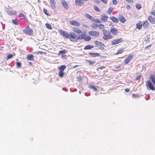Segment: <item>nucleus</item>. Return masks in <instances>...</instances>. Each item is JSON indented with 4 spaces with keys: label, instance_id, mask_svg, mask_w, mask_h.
<instances>
[{
    "label": "nucleus",
    "instance_id": "1",
    "mask_svg": "<svg viewBox=\"0 0 155 155\" xmlns=\"http://www.w3.org/2000/svg\"><path fill=\"white\" fill-rule=\"evenodd\" d=\"M103 36L102 38L104 40H107L108 39H111L113 38V36L110 35V32L105 29L102 30Z\"/></svg>",
    "mask_w": 155,
    "mask_h": 155
},
{
    "label": "nucleus",
    "instance_id": "2",
    "mask_svg": "<svg viewBox=\"0 0 155 155\" xmlns=\"http://www.w3.org/2000/svg\"><path fill=\"white\" fill-rule=\"evenodd\" d=\"M68 38L71 41H76L78 39H79V35L77 36L73 32H70Z\"/></svg>",
    "mask_w": 155,
    "mask_h": 155
},
{
    "label": "nucleus",
    "instance_id": "3",
    "mask_svg": "<svg viewBox=\"0 0 155 155\" xmlns=\"http://www.w3.org/2000/svg\"><path fill=\"white\" fill-rule=\"evenodd\" d=\"M23 31L24 33L30 36L32 35L33 34V30L28 27H27L23 29Z\"/></svg>",
    "mask_w": 155,
    "mask_h": 155
},
{
    "label": "nucleus",
    "instance_id": "4",
    "mask_svg": "<svg viewBox=\"0 0 155 155\" xmlns=\"http://www.w3.org/2000/svg\"><path fill=\"white\" fill-rule=\"evenodd\" d=\"M79 39H84L86 41H90L91 39V37L89 35H85V34H83L79 35Z\"/></svg>",
    "mask_w": 155,
    "mask_h": 155
},
{
    "label": "nucleus",
    "instance_id": "5",
    "mask_svg": "<svg viewBox=\"0 0 155 155\" xmlns=\"http://www.w3.org/2000/svg\"><path fill=\"white\" fill-rule=\"evenodd\" d=\"M124 40L122 38H120L118 39H114L112 41L111 44L112 45H116L122 42Z\"/></svg>",
    "mask_w": 155,
    "mask_h": 155
},
{
    "label": "nucleus",
    "instance_id": "6",
    "mask_svg": "<svg viewBox=\"0 0 155 155\" xmlns=\"http://www.w3.org/2000/svg\"><path fill=\"white\" fill-rule=\"evenodd\" d=\"M94 44L96 46L99 47V48L103 50L104 49V45L101 42L98 41H96Z\"/></svg>",
    "mask_w": 155,
    "mask_h": 155
},
{
    "label": "nucleus",
    "instance_id": "7",
    "mask_svg": "<svg viewBox=\"0 0 155 155\" xmlns=\"http://www.w3.org/2000/svg\"><path fill=\"white\" fill-rule=\"evenodd\" d=\"M88 34L90 35L95 37L98 36L99 35L98 31H89L88 32Z\"/></svg>",
    "mask_w": 155,
    "mask_h": 155
},
{
    "label": "nucleus",
    "instance_id": "8",
    "mask_svg": "<svg viewBox=\"0 0 155 155\" xmlns=\"http://www.w3.org/2000/svg\"><path fill=\"white\" fill-rule=\"evenodd\" d=\"M61 35L64 38H69V34L67 32L62 30L60 31Z\"/></svg>",
    "mask_w": 155,
    "mask_h": 155
},
{
    "label": "nucleus",
    "instance_id": "9",
    "mask_svg": "<svg viewBox=\"0 0 155 155\" xmlns=\"http://www.w3.org/2000/svg\"><path fill=\"white\" fill-rule=\"evenodd\" d=\"M75 4L81 6L82 4L84 3V2H87L88 0H75Z\"/></svg>",
    "mask_w": 155,
    "mask_h": 155
},
{
    "label": "nucleus",
    "instance_id": "10",
    "mask_svg": "<svg viewBox=\"0 0 155 155\" xmlns=\"http://www.w3.org/2000/svg\"><path fill=\"white\" fill-rule=\"evenodd\" d=\"M70 23L72 25L77 27L81 25V24L79 22L76 21H70Z\"/></svg>",
    "mask_w": 155,
    "mask_h": 155
},
{
    "label": "nucleus",
    "instance_id": "11",
    "mask_svg": "<svg viewBox=\"0 0 155 155\" xmlns=\"http://www.w3.org/2000/svg\"><path fill=\"white\" fill-rule=\"evenodd\" d=\"M133 57V55L132 54L129 55L128 56L124 61L125 64H128Z\"/></svg>",
    "mask_w": 155,
    "mask_h": 155
},
{
    "label": "nucleus",
    "instance_id": "12",
    "mask_svg": "<svg viewBox=\"0 0 155 155\" xmlns=\"http://www.w3.org/2000/svg\"><path fill=\"white\" fill-rule=\"evenodd\" d=\"M50 4L51 7L54 10H55L56 7L55 6L56 2L55 0H50Z\"/></svg>",
    "mask_w": 155,
    "mask_h": 155
},
{
    "label": "nucleus",
    "instance_id": "13",
    "mask_svg": "<svg viewBox=\"0 0 155 155\" xmlns=\"http://www.w3.org/2000/svg\"><path fill=\"white\" fill-rule=\"evenodd\" d=\"M61 3L64 8L66 10L68 8V5L67 2L65 1H61Z\"/></svg>",
    "mask_w": 155,
    "mask_h": 155
},
{
    "label": "nucleus",
    "instance_id": "14",
    "mask_svg": "<svg viewBox=\"0 0 155 155\" xmlns=\"http://www.w3.org/2000/svg\"><path fill=\"white\" fill-rule=\"evenodd\" d=\"M148 20L151 23L155 24V18L151 16H149L148 17Z\"/></svg>",
    "mask_w": 155,
    "mask_h": 155
},
{
    "label": "nucleus",
    "instance_id": "15",
    "mask_svg": "<svg viewBox=\"0 0 155 155\" xmlns=\"http://www.w3.org/2000/svg\"><path fill=\"white\" fill-rule=\"evenodd\" d=\"M110 32L114 35H116L118 33L117 30L114 28H111L110 30Z\"/></svg>",
    "mask_w": 155,
    "mask_h": 155
},
{
    "label": "nucleus",
    "instance_id": "16",
    "mask_svg": "<svg viewBox=\"0 0 155 155\" xmlns=\"http://www.w3.org/2000/svg\"><path fill=\"white\" fill-rule=\"evenodd\" d=\"M147 84L148 87L150 89L152 90H155L154 86L150 81H147Z\"/></svg>",
    "mask_w": 155,
    "mask_h": 155
},
{
    "label": "nucleus",
    "instance_id": "17",
    "mask_svg": "<svg viewBox=\"0 0 155 155\" xmlns=\"http://www.w3.org/2000/svg\"><path fill=\"white\" fill-rule=\"evenodd\" d=\"M73 31L76 33L78 34H80L82 33V31L81 30L78 28H74L73 29Z\"/></svg>",
    "mask_w": 155,
    "mask_h": 155
},
{
    "label": "nucleus",
    "instance_id": "18",
    "mask_svg": "<svg viewBox=\"0 0 155 155\" xmlns=\"http://www.w3.org/2000/svg\"><path fill=\"white\" fill-rule=\"evenodd\" d=\"M108 17L106 15H103L101 16V20L102 21L105 22L107 20Z\"/></svg>",
    "mask_w": 155,
    "mask_h": 155
},
{
    "label": "nucleus",
    "instance_id": "19",
    "mask_svg": "<svg viewBox=\"0 0 155 155\" xmlns=\"http://www.w3.org/2000/svg\"><path fill=\"white\" fill-rule=\"evenodd\" d=\"M8 13L10 15H15L16 13V12L14 10H8L7 11Z\"/></svg>",
    "mask_w": 155,
    "mask_h": 155
},
{
    "label": "nucleus",
    "instance_id": "20",
    "mask_svg": "<svg viewBox=\"0 0 155 155\" xmlns=\"http://www.w3.org/2000/svg\"><path fill=\"white\" fill-rule=\"evenodd\" d=\"M119 20L122 23H124L126 21L125 18L123 16L120 15L119 16Z\"/></svg>",
    "mask_w": 155,
    "mask_h": 155
},
{
    "label": "nucleus",
    "instance_id": "21",
    "mask_svg": "<svg viewBox=\"0 0 155 155\" xmlns=\"http://www.w3.org/2000/svg\"><path fill=\"white\" fill-rule=\"evenodd\" d=\"M110 19L114 22L117 23L118 22V20L115 17H110Z\"/></svg>",
    "mask_w": 155,
    "mask_h": 155
},
{
    "label": "nucleus",
    "instance_id": "22",
    "mask_svg": "<svg viewBox=\"0 0 155 155\" xmlns=\"http://www.w3.org/2000/svg\"><path fill=\"white\" fill-rule=\"evenodd\" d=\"M34 56L32 54L28 55L27 57V59L30 61H32L34 60Z\"/></svg>",
    "mask_w": 155,
    "mask_h": 155
},
{
    "label": "nucleus",
    "instance_id": "23",
    "mask_svg": "<svg viewBox=\"0 0 155 155\" xmlns=\"http://www.w3.org/2000/svg\"><path fill=\"white\" fill-rule=\"evenodd\" d=\"M89 55L92 57H98L100 55L98 53H89Z\"/></svg>",
    "mask_w": 155,
    "mask_h": 155
},
{
    "label": "nucleus",
    "instance_id": "24",
    "mask_svg": "<svg viewBox=\"0 0 155 155\" xmlns=\"http://www.w3.org/2000/svg\"><path fill=\"white\" fill-rule=\"evenodd\" d=\"M66 67L65 65H62L59 68V71H64V69L66 68Z\"/></svg>",
    "mask_w": 155,
    "mask_h": 155
},
{
    "label": "nucleus",
    "instance_id": "25",
    "mask_svg": "<svg viewBox=\"0 0 155 155\" xmlns=\"http://www.w3.org/2000/svg\"><path fill=\"white\" fill-rule=\"evenodd\" d=\"M85 16L87 17V18L90 19L92 21H93L94 19V17L92 16L91 15H89L88 13H86L85 14Z\"/></svg>",
    "mask_w": 155,
    "mask_h": 155
},
{
    "label": "nucleus",
    "instance_id": "26",
    "mask_svg": "<svg viewBox=\"0 0 155 155\" xmlns=\"http://www.w3.org/2000/svg\"><path fill=\"white\" fill-rule=\"evenodd\" d=\"M94 47L93 46H91L90 45H87L86 46L84 47V49L85 50L91 49Z\"/></svg>",
    "mask_w": 155,
    "mask_h": 155
},
{
    "label": "nucleus",
    "instance_id": "27",
    "mask_svg": "<svg viewBox=\"0 0 155 155\" xmlns=\"http://www.w3.org/2000/svg\"><path fill=\"white\" fill-rule=\"evenodd\" d=\"M142 24L141 23H138L136 24V26L137 28L139 30L142 27Z\"/></svg>",
    "mask_w": 155,
    "mask_h": 155
},
{
    "label": "nucleus",
    "instance_id": "28",
    "mask_svg": "<svg viewBox=\"0 0 155 155\" xmlns=\"http://www.w3.org/2000/svg\"><path fill=\"white\" fill-rule=\"evenodd\" d=\"M64 75V71H59L58 75L60 78H62L63 77Z\"/></svg>",
    "mask_w": 155,
    "mask_h": 155
},
{
    "label": "nucleus",
    "instance_id": "29",
    "mask_svg": "<svg viewBox=\"0 0 155 155\" xmlns=\"http://www.w3.org/2000/svg\"><path fill=\"white\" fill-rule=\"evenodd\" d=\"M149 25L148 22L147 21L144 22L143 23V26L144 28H147Z\"/></svg>",
    "mask_w": 155,
    "mask_h": 155
},
{
    "label": "nucleus",
    "instance_id": "30",
    "mask_svg": "<svg viewBox=\"0 0 155 155\" xmlns=\"http://www.w3.org/2000/svg\"><path fill=\"white\" fill-rule=\"evenodd\" d=\"M150 79L153 84L155 85V77L153 75H150Z\"/></svg>",
    "mask_w": 155,
    "mask_h": 155
},
{
    "label": "nucleus",
    "instance_id": "31",
    "mask_svg": "<svg viewBox=\"0 0 155 155\" xmlns=\"http://www.w3.org/2000/svg\"><path fill=\"white\" fill-rule=\"evenodd\" d=\"M89 88H90L92 89L94 91H98V90L97 89V88L96 87L94 86L91 85L89 86Z\"/></svg>",
    "mask_w": 155,
    "mask_h": 155
},
{
    "label": "nucleus",
    "instance_id": "32",
    "mask_svg": "<svg viewBox=\"0 0 155 155\" xmlns=\"http://www.w3.org/2000/svg\"><path fill=\"white\" fill-rule=\"evenodd\" d=\"M45 27L49 29H52L51 26L48 23H46L45 24Z\"/></svg>",
    "mask_w": 155,
    "mask_h": 155
},
{
    "label": "nucleus",
    "instance_id": "33",
    "mask_svg": "<svg viewBox=\"0 0 155 155\" xmlns=\"http://www.w3.org/2000/svg\"><path fill=\"white\" fill-rule=\"evenodd\" d=\"M93 21H94L95 22L98 23H101L102 22L101 21L98 19H95L94 18V19Z\"/></svg>",
    "mask_w": 155,
    "mask_h": 155
},
{
    "label": "nucleus",
    "instance_id": "34",
    "mask_svg": "<svg viewBox=\"0 0 155 155\" xmlns=\"http://www.w3.org/2000/svg\"><path fill=\"white\" fill-rule=\"evenodd\" d=\"M114 8H113L110 7L108 9L107 11V12H108V13L109 14H110L113 10Z\"/></svg>",
    "mask_w": 155,
    "mask_h": 155
},
{
    "label": "nucleus",
    "instance_id": "35",
    "mask_svg": "<svg viewBox=\"0 0 155 155\" xmlns=\"http://www.w3.org/2000/svg\"><path fill=\"white\" fill-rule=\"evenodd\" d=\"M98 28L101 29H104V26L103 24L98 25Z\"/></svg>",
    "mask_w": 155,
    "mask_h": 155
},
{
    "label": "nucleus",
    "instance_id": "36",
    "mask_svg": "<svg viewBox=\"0 0 155 155\" xmlns=\"http://www.w3.org/2000/svg\"><path fill=\"white\" fill-rule=\"evenodd\" d=\"M66 52V50H63L60 51L59 52V54H64Z\"/></svg>",
    "mask_w": 155,
    "mask_h": 155
},
{
    "label": "nucleus",
    "instance_id": "37",
    "mask_svg": "<svg viewBox=\"0 0 155 155\" xmlns=\"http://www.w3.org/2000/svg\"><path fill=\"white\" fill-rule=\"evenodd\" d=\"M124 51V49H122L119 50L116 53V54L117 55L118 54H121Z\"/></svg>",
    "mask_w": 155,
    "mask_h": 155
},
{
    "label": "nucleus",
    "instance_id": "38",
    "mask_svg": "<svg viewBox=\"0 0 155 155\" xmlns=\"http://www.w3.org/2000/svg\"><path fill=\"white\" fill-rule=\"evenodd\" d=\"M98 25L96 24H92L91 25V27L92 28H97V27H98Z\"/></svg>",
    "mask_w": 155,
    "mask_h": 155
},
{
    "label": "nucleus",
    "instance_id": "39",
    "mask_svg": "<svg viewBox=\"0 0 155 155\" xmlns=\"http://www.w3.org/2000/svg\"><path fill=\"white\" fill-rule=\"evenodd\" d=\"M94 9L97 11L100 12V9L97 6H94Z\"/></svg>",
    "mask_w": 155,
    "mask_h": 155
},
{
    "label": "nucleus",
    "instance_id": "40",
    "mask_svg": "<svg viewBox=\"0 0 155 155\" xmlns=\"http://www.w3.org/2000/svg\"><path fill=\"white\" fill-rule=\"evenodd\" d=\"M12 23L16 25H18V22L17 21V20L15 19L12 20Z\"/></svg>",
    "mask_w": 155,
    "mask_h": 155
},
{
    "label": "nucleus",
    "instance_id": "41",
    "mask_svg": "<svg viewBox=\"0 0 155 155\" xmlns=\"http://www.w3.org/2000/svg\"><path fill=\"white\" fill-rule=\"evenodd\" d=\"M87 61L89 64H93L95 63V61H91L88 60H86Z\"/></svg>",
    "mask_w": 155,
    "mask_h": 155
},
{
    "label": "nucleus",
    "instance_id": "42",
    "mask_svg": "<svg viewBox=\"0 0 155 155\" xmlns=\"http://www.w3.org/2000/svg\"><path fill=\"white\" fill-rule=\"evenodd\" d=\"M136 8L138 9H140L141 8V5L140 4H138L136 5Z\"/></svg>",
    "mask_w": 155,
    "mask_h": 155
},
{
    "label": "nucleus",
    "instance_id": "43",
    "mask_svg": "<svg viewBox=\"0 0 155 155\" xmlns=\"http://www.w3.org/2000/svg\"><path fill=\"white\" fill-rule=\"evenodd\" d=\"M16 67L18 68H19L21 67V64L20 62H17L16 63Z\"/></svg>",
    "mask_w": 155,
    "mask_h": 155
},
{
    "label": "nucleus",
    "instance_id": "44",
    "mask_svg": "<svg viewBox=\"0 0 155 155\" xmlns=\"http://www.w3.org/2000/svg\"><path fill=\"white\" fill-rule=\"evenodd\" d=\"M43 11H44V13H45V14H46V15H49V14L48 13V11L47 9L44 8V9H43Z\"/></svg>",
    "mask_w": 155,
    "mask_h": 155
},
{
    "label": "nucleus",
    "instance_id": "45",
    "mask_svg": "<svg viewBox=\"0 0 155 155\" xmlns=\"http://www.w3.org/2000/svg\"><path fill=\"white\" fill-rule=\"evenodd\" d=\"M13 57V55L12 54H8L7 57V59H9L12 58Z\"/></svg>",
    "mask_w": 155,
    "mask_h": 155
},
{
    "label": "nucleus",
    "instance_id": "46",
    "mask_svg": "<svg viewBox=\"0 0 155 155\" xmlns=\"http://www.w3.org/2000/svg\"><path fill=\"white\" fill-rule=\"evenodd\" d=\"M19 17H22L23 18H25V16L24 14L22 13H20L19 15Z\"/></svg>",
    "mask_w": 155,
    "mask_h": 155
},
{
    "label": "nucleus",
    "instance_id": "47",
    "mask_svg": "<svg viewBox=\"0 0 155 155\" xmlns=\"http://www.w3.org/2000/svg\"><path fill=\"white\" fill-rule=\"evenodd\" d=\"M112 3L113 5H116L117 4V2L116 0H112Z\"/></svg>",
    "mask_w": 155,
    "mask_h": 155
},
{
    "label": "nucleus",
    "instance_id": "48",
    "mask_svg": "<svg viewBox=\"0 0 155 155\" xmlns=\"http://www.w3.org/2000/svg\"><path fill=\"white\" fill-rule=\"evenodd\" d=\"M42 53H43L42 52H41V51H37V52H34V54H39L40 53L41 54H42Z\"/></svg>",
    "mask_w": 155,
    "mask_h": 155
},
{
    "label": "nucleus",
    "instance_id": "49",
    "mask_svg": "<svg viewBox=\"0 0 155 155\" xmlns=\"http://www.w3.org/2000/svg\"><path fill=\"white\" fill-rule=\"evenodd\" d=\"M103 3L106 4L107 3V1L106 0H100Z\"/></svg>",
    "mask_w": 155,
    "mask_h": 155
},
{
    "label": "nucleus",
    "instance_id": "50",
    "mask_svg": "<svg viewBox=\"0 0 155 155\" xmlns=\"http://www.w3.org/2000/svg\"><path fill=\"white\" fill-rule=\"evenodd\" d=\"M105 68V67L104 66H101V67H100L98 68V69H100L101 70H102L104 68Z\"/></svg>",
    "mask_w": 155,
    "mask_h": 155
},
{
    "label": "nucleus",
    "instance_id": "51",
    "mask_svg": "<svg viewBox=\"0 0 155 155\" xmlns=\"http://www.w3.org/2000/svg\"><path fill=\"white\" fill-rule=\"evenodd\" d=\"M83 26L84 28H88L89 26L87 25H84Z\"/></svg>",
    "mask_w": 155,
    "mask_h": 155
},
{
    "label": "nucleus",
    "instance_id": "52",
    "mask_svg": "<svg viewBox=\"0 0 155 155\" xmlns=\"http://www.w3.org/2000/svg\"><path fill=\"white\" fill-rule=\"evenodd\" d=\"M126 8L127 9H129L130 8V7L129 5H127L126 6Z\"/></svg>",
    "mask_w": 155,
    "mask_h": 155
},
{
    "label": "nucleus",
    "instance_id": "53",
    "mask_svg": "<svg viewBox=\"0 0 155 155\" xmlns=\"http://www.w3.org/2000/svg\"><path fill=\"white\" fill-rule=\"evenodd\" d=\"M125 91L126 92H129L130 91V89L128 88H127L125 89Z\"/></svg>",
    "mask_w": 155,
    "mask_h": 155
},
{
    "label": "nucleus",
    "instance_id": "54",
    "mask_svg": "<svg viewBox=\"0 0 155 155\" xmlns=\"http://www.w3.org/2000/svg\"><path fill=\"white\" fill-rule=\"evenodd\" d=\"M127 2H133V0H126Z\"/></svg>",
    "mask_w": 155,
    "mask_h": 155
},
{
    "label": "nucleus",
    "instance_id": "55",
    "mask_svg": "<svg viewBox=\"0 0 155 155\" xmlns=\"http://www.w3.org/2000/svg\"><path fill=\"white\" fill-rule=\"evenodd\" d=\"M151 14L152 15H153L155 16V10L153 11L152 12H151Z\"/></svg>",
    "mask_w": 155,
    "mask_h": 155
},
{
    "label": "nucleus",
    "instance_id": "56",
    "mask_svg": "<svg viewBox=\"0 0 155 155\" xmlns=\"http://www.w3.org/2000/svg\"><path fill=\"white\" fill-rule=\"evenodd\" d=\"M140 76H137V78H136V79L137 80H139V79H140Z\"/></svg>",
    "mask_w": 155,
    "mask_h": 155
},
{
    "label": "nucleus",
    "instance_id": "57",
    "mask_svg": "<svg viewBox=\"0 0 155 155\" xmlns=\"http://www.w3.org/2000/svg\"><path fill=\"white\" fill-rule=\"evenodd\" d=\"M78 66V65H75V66H74L73 67V68H77V67Z\"/></svg>",
    "mask_w": 155,
    "mask_h": 155
},
{
    "label": "nucleus",
    "instance_id": "58",
    "mask_svg": "<svg viewBox=\"0 0 155 155\" xmlns=\"http://www.w3.org/2000/svg\"><path fill=\"white\" fill-rule=\"evenodd\" d=\"M85 95L86 96H90V94H87V93H85Z\"/></svg>",
    "mask_w": 155,
    "mask_h": 155
},
{
    "label": "nucleus",
    "instance_id": "59",
    "mask_svg": "<svg viewBox=\"0 0 155 155\" xmlns=\"http://www.w3.org/2000/svg\"><path fill=\"white\" fill-rule=\"evenodd\" d=\"M136 97L135 95L134 94H132V97L133 98H134V97Z\"/></svg>",
    "mask_w": 155,
    "mask_h": 155
},
{
    "label": "nucleus",
    "instance_id": "60",
    "mask_svg": "<svg viewBox=\"0 0 155 155\" xmlns=\"http://www.w3.org/2000/svg\"><path fill=\"white\" fill-rule=\"evenodd\" d=\"M29 65H32V62H29Z\"/></svg>",
    "mask_w": 155,
    "mask_h": 155
},
{
    "label": "nucleus",
    "instance_id": "61",
    "mask_svg": "<svg viewBox=\"0 0 155 155\" xmlns=\"http://www.w3.org/2000/svg\"><path fill=\"white\" fill-rule=\"evenodd\" d=\"M62 89L63 90H65L66 91H67V90L65 88H63Z\"/></svg>",
    "mask_w": 155,
    "mask_h": 155
},
{
    "label": "nucleus",
    "instance_id": "62",
    "mask_svg": "<svg viewBox=\"0 0 155 155\" xmlns=\"http://www.w3.org/2000/svg\"><path fill=\"white\" fill-rule=\"evenodd\" d=\"M100 2V1L99 0H97V3H99V2Z\"/></svg>",
    "mask_w": 155,
    "mask_h": 155
},
{
    "label": "nucleus",
    "instance_id": "63",
    "mask_svg": "<svg viewBox=\"0 0 155 155\" xmlns=\"http://www.w3.org/2000/svg\"><path fill=\"white\" fill-rule=\"evenodd\" d=\"M95 95H97V93H95Z\"/></svg>",
    "mask_w": 155,
    "mask_h": 155
}]
</instances>
